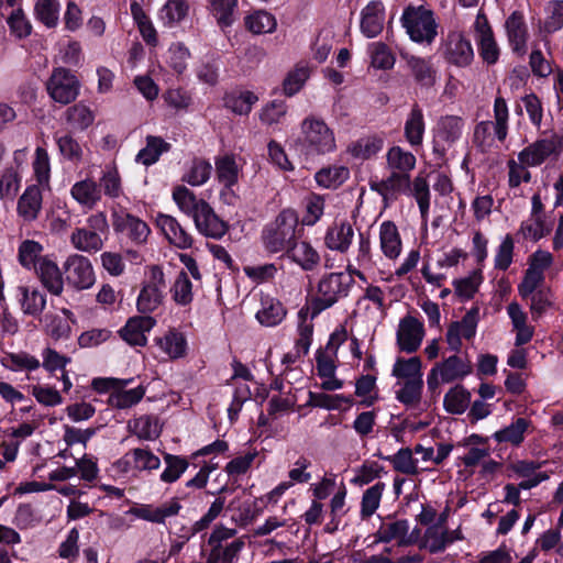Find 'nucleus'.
I'll return each mask as SVG.
<instances>
[{"instance_id": "nucleus-1", "label": "nucleus", "mask_w": 563, "mask_h": 563, "mask_svg": "<svg viewBox=\"0 0 563 563\" xmlns=\"http://www.w3.org/2000/svg\"><path fill=\"white\" fill-rule=\"evenodd\" d=\"M416 156L401 146H391L386 154V165L389 175L384 179H371L372 191L382 196L385 205H389L406 194L411 184L410 173L416 167Z\"/></svg>"}, {"instance_id": "nucleus-2", "label": "nucleus", "mask_w": 563, "mask_h": 563, "mask_svg": "<svg viewBox=\"0 0 563 563\" xmlns=\"http://www.w3.org/2000/svg\"><path fill=\"white\" fill-rule=\"evenodd\" d=\"M296 144L300 153L307 157L324 156L336 151L333 129L316 115H308L301 121L300 136Z\"/></svg>"}, {"instance_id": "nucleus-3", "label": "nucleus", "mask_w": 563, "mask_h": 563, "mask_svg": "<svg viewBox=\"0 0 563 563\" xmlns=\"http://www.w3.org/2000/svg\"><path fill=\"white\" fill-rule=\"evenodd\" d=\"M494 120L481 121L475 125L473 142L483 153L498 148V143H504L509 130V109L507 101L501 96L494 100Z\"/></svg>"}, {"instance_id": "nucleus-4", "label": "nucleus", "mask_w": 563, "mask_h": 563, "mask_svg": "<svg viewBox=\"0 0 563 563\" xmlns=\"http://www.w3.org/2000/svg\"><path fill=\"white\" fill-rule=\"evenodd\" d=\"M298 216L292 209H284L262 230L261 239L264 249L271 253H285L296 240Z\"/></svg>"}, {"instance_id": "nucleus-5", "label": "nucleus", "mask_w": 563, "mask_h": 563, "mask_svg": "<svg viewBox=\"0 0 563 563\" xmlns=\"http://www.w3.org/2000/svg\"><path fill=\"white\" fill-rule=\"evenodd\" d=\"M400 22L413 42L430 44L438 35V23L434 13L426 5L406 7Z\"/></svg>"}, {"instance_id": "nucleus-6", "label": "nucleus", "mask_w": 563, "mask_h": 563, "mask_svg": "<svg viewBox=\"0 0 563 563\" xmlns=\"http://www.w3.org/2000/svg\"><path fill=\"white\" fill-rule=\"evenodd\" d=\"M352 285V277L342 272L330 273L322 276L318 283L317 292L311 301L312 317L332 307L340 299L345 298Z\"/></svg>"}, {"instance_id": "nucleus-7", "label": "nucleus", "mask_w": 563, "mask_h": 563, "mask_svg": "<svg viewBox=\"0 0 563 563\" xmlns=\"http://www.w3.org/2000/svg\"><path fill=\"white\" fill-rule=\"evenodd\" d=\"M465 128V120L459 115H442L433 129V152L439 156L445 153L460 141Z\"/></svg>"}, {"instance_id": "nucleus-8", "label": "nucleus", "mask_w": 563, "mask_h": 563, "mask_svg": "<svg viewBox=\"0 0 563 563\" xmlns=\"http://www.w3.org/2000/svg\"><path fill=\"white\" fill-rule=\"evenodd\" d=\"M165 275L159 266H152L150 279L144 284L136 299L139 312L146 314L156 311L164 301Z\"/></svg>"}, {"instance_id": "nucleus-9", "label": "nucleus", "mask_w": 563, "mask_h": 563, "mask_svg": "<svg viewBox=\"0 0 563 563\" xmlns=\"http://www.w3.org/2000/svg\"><path fill=\"white\" fill-rule=\"evenodd\" d=\"M111 219L115 233L125 236L134 245L146 243L151 229L145 221L125 209L113 210Z\"/></svg>"}, {"instance_id": "nucleus-10", "label": "nucleus", "mask_w": 563, "mask_h": 563, "mask_svg": "<svg viewBox=\"0 0 563 563\" xmlns=\"http://www.w3.org/2000/svg\"><path fill=\"white\" fill-rule=\"evenodd\" d=\"M46 90L55 102L68 104L79 93V81L70 70L57 67L46 81Z\"/></svg>"}, {"instance_id": "nucleus-11", "label": "nucleus", "mask_w": 563, "mask_h": 563, "mask_svg": "<svg viewBox=\"0 0 563 563\" xmlns=\"http://www.w3.org/2000/svg\"><path fill=\"white\" fill-rule=\"evenodd\" d=\"M444 59L456 67H467L474 59L470 38L462 31H450L442 43Z\"/></svg>"}, {"instance_id": "nucleus-12", "label": "nucleus", "mask_w": 563, "mask_h": 563, "mask_svg": "<svg viewBox=\"0 0 563 563\" xmlns=\"http://www.w3.org/2000/svg\"><path fill=\"white\" fill-rule=\"evenodd\" d=\"M472 373V364L466 357L452 355L443 362L437 364L428 376L429 387H434L441 383H452L463 379Z\"/></svg>"}, {"instance_id": "nucleus-13", "label": "nucleus", "mask_w": 563, "mask_h": 563, "mask_svg": "<svg viewBox=\"0 0 563 563\" xmlns=\"http://www.w3.org/2000/svg\"><path fill=\"white\" fill-rule=\"evenodd\" d=\"M63 268L67 283L76 289H89L96 282L92 264L84 255H69L64 262Z\"/></svg>"}, {"instance_id": "nucleus-14", "label": "nucleus", "mask_w": 563, "mask_h": 563, "mask_svg": "<svg viewBox=\"0 0 563 563\" xmlns=\"http://www.w3.org/2000/svg\"><path fill=\"white\" fill-rule=\"evenodd\" d=\"M473 29L479 56L488 65L496 64L500 55V49L494 37L488 20L482 12L477 13Z\"/></svg>"}, {"instance_id": "nucleus-15", "label": "nucleus", "mask_w": 563, "mask_h": 563, "mask_svg": "<svg viewBox=\"0 0 563 563\" xmlns=\"http://www.w3.org/2000/svg\"><path fill=\"white\" fill-rule=\"evenodd\" d=\"M181 509L180 503L173 498L161 505L141 504L129 509V514L137 519L163 525L167 518L175 517Z\"/></svg>"}, {"instance_id": "nucleus-16", "label": "nucleus", "mask_w": 563, "mask_h": 563, "mask_svg": "<svg viewBox=\"0 0 563 563\" xmlns=\"http://www.w3.org/2000/svg\"><path fill=\"white\" fill-rule=\"evenodd\" d=\"M356 312L371 321L383 319L386 313L384 290L368 285L356 302Z\"/></svg>"}, {"instance_id": "nucleus-17", "label": "nucleus", "mask_w": 563, "mask_h": 563, "mask_svg": "<svg viewBox=\"0 0 563 563\" xmlns=\"http://www.w3.org/2000/svg\"><path fill=\"white\" fill-rule=\"evenodd\" d=\"M156 325V320L150 316H135L128 319L120 329L121 339L131 346H145L147 334Z\"/></svg>"}, {"instance_id": "nucleus-18", "label": "nucleus", "mask_w": 563, "mask_h": 563, "mask_svg": "<svg viewBox=\"0 0 563 563\" xmlns=\"http://www.w3.org/2000/svg\"><path fill=\"white\" fill-rule=\"evenodd\" d=\"M507 38L512 52L519 56L527 53L528 26L521 12H512L505 22Z\"/></svg>"}, {"instance_id": "nucleus-19", "label": "nucleus", "mask_w": 563, "mask_h": 563, "mask_svg": "<svg viewBox=\"0 0 563 563\" xmlns=\"http://www.w3.org/2000/svg\"><path fill=\"white\" fill-rule=\"evenodd\" d=\"M34 271L42 286L49 294L59 296L64 291L63 273L51 256L41 258Z\"/></svg>"}, {"instance_id": "nucleus-20", "label": "nucleus", "mask_w": 563, "mask_h": 563, "mask_svg": "<svg viewBox=\"0 0 563 563\" xmlns=\"http://www.w3.org/2000/svg\"><path fill=\"white\" fill-rule=\"evenodd\" d=\"M385 5L379 0L368 2L361 11L360 29L368 38L376 37L384 29Z\"/></svg>"}, {"instance_id": "nucleus-21", "label": "nucleus", "mask_w": 563, "mask_h": 563, "mask_svg": "<svg viewBox=\"0 0 563 563\" xmlns=\"http://www.w3.org/2000/svg\"><path fill=\"white\" fill-rule=\"evenodd\" d=\"M156 224L167 241L174 246L180 250L191 247L194 243L192 236L181 227L175 217L158 213L156 217Z\"/></svg>"}, {"instance_id": "nucleus-22", "label": "nucleus", "mask_w": 563, "mask_h": 563, "mask_svg": "<svg viewBox=\"0 0 563 563\" xmlns=\"http://www.w3.org/2000/svg\"><path fill=\"white\" fill-rule=\"evenodd\" d=\"M422 323L411 316L401 319L397 330V343L401 351L407 353L417 351L422 342Z\"/></svg>"}, {"instance_id": "nucleus-23", "label": "nucleus", "mask_w": 563, "mask_h": 563, "mask_svg": "<svg viewBox=\"0 0 563 563\" xmlns=\"http://www.w3.org/2000/svg\"><path fill=\"white\" fill-rule=\"evenodd\" d=\"M192 220L197 231L207 238L221 239L228 231L227 223L216 214L208 202L202 206Z\"/></svg>"}, {"instance_id": "nucleus-24", "label": "nucleus", "mask_w": 563, "mask_h": 563, "mask_svg": "<svg viewBox=\"0 0 563 563\" xmlns=\"http://www.w3.org/2000/svg\"><path fill=\"white\" fill-rule=\"evenodd\" d=\"M15 298L25 316L38 318L46 308V295L33 286H19Z\"/></svg>"}, {"instance_id": "nucleus-25", "label": "nucleus", "mask_w": 563, "mask_h": 563, "mask_svg": "<svg viewBox=\"0 0 563 563\" xmlns=\"http://www.w3.org/2000/svg\"><path fill=\"white\" fill-rule=\"evenodd\" d=\"M284 254L306 272L316 269L321 260L318 251L308 241L295 240Z\"/></svg>"}, {"instance_id": "nucleus-26", "label": "nucleus", "mask_w": 563, "mask_h": 563, "mask_svg": "<svg viewBox=\"0 0 563 563\" xmlns=\"http://www.w3.org/2000/svg\"><path fill=\"white\" fill-rule=\"evenodd\" d=\"M44 331L54 340L68 339L71 332V323L75 322L70 310L64 308L60 313H46L41 319Z\"/></svg>"}, {"instance_id": "nucleus-27", "label": "nucleus", "mask_w": 563, "mask_h": 563, "mask_svg": "<svg viewBox=\"0 0 563 563\" xmlns=\"http://www.w3.org/2000/svg\"><path fill=\"white\" fill-rule=\"evenodd\" d=\"M531 427V421L527 418L518 417L510 424L492 434V439L497 443H506L515 448H519L525 439L526 433Z\"/></svg>"}, {"instance_id": "nucleus-28", "label": "nucleus", "mask_w": 563, "mask_h": 563, "mask_svg": "<svg viewBox=\"0 0 563 563\" xmlns=\"http://www.w3.org/2000/svg\"><path fill=\"white\" fill-rule=\"evenodd\" d=\"M42 190L37 185H30L20 196L16 212L24 222L34 221L42 209Z\"/></svg>"}, {"instance_id": "nucleus-29", "label": "nucleus", "mask_w": 563, "mask_h": 563, "mask_svg": "<svg viewBox=\"0 0 563 563\" xmlns=\"http://www.w3.org/2000/svg\"><path fill=\"white\" fill-rule=\"evenodd\" d=\"M155 345L170 360H178L187 353V340L184 333L169 329L161 336L154 339Z\"/></svg>"}, {"instance_id": "nucleus-30", "label": "nucleus", "mask_w": 563, "mask_h": 563, "mask_svg": "<svg viewBox=\"0 0 563 563\" xmlns=\"http://www.w3.org/2000/svg\"><path fill=\"white\" fill-rule=\"evenodd\" d=\"M255 317L262 325L275 327L286 317V309L277 298L262 294Z\"/></svg>"}, {"instance_id": "nucleus-31", "label": "nucleus", "mask_w": 563, "mask_h": 563, "mask_svg": "<svg viewBox=\"0 0 563 563\" xmlns=\"http://www.w3.org/2000/svg\"><path fill=\"white\" fill-rule=\"evenodd\" d=\"M70 196L82 208L91 210L101 201V188L93 179L86 178L71 186Z\"/></svg>"}, {"instance_id": "nucleus-32", "label": "nucleus", "mask_w": 563, "mask_h": 563, "mask_svg": "<svg viewBox=\"0 0 563 563\" xmlns=\"http://www.w3.org/2000/svg\"><path fill=\"white\" fill-rule=\"evenodd\" d=\"M354 230L349 222H334L327 231L324 243L331 251L345 253L353 241Z\"/></svg>"}, {"instance_id": "nucleus-33", "label": "nucleus", "mask_w": 563, "mask_h": 563, "mask_svg": "<svg viewBox=\"0 0 563 563\" xmlns=\"http://www.w3.org/2000/svg\"><path fill=\"white\" fill-rule=\"evenodd\" d=\"M379 247L388 260L399 257L402 243L397 225L393 221H384L379 225Z\"/></svg>"}, {"instance_id": "nucleus-34", "label": "nucleus", "mask_w": 563, "mask_h": 563, "mask_svg": "<svg viewBox=\"0 0 563 563\" xmlns=\"http://www.w3.org/2000/svg\"><path fill=\"white\" fill-rule=\"evenodd\" d=\"M424 132L426 122L422 109L418 104H413L405 121L406 141L411 147H418L423 142Z\"/></svg>"}, {"instance_id": "nucleus-35", "label": "nucleus", "mask_w": 563, "mask_h": 563, "mask_svg": "<svg viewBox=\"0 0 563 563\" xmlns=\"http://www.w3.org/2000/svg\"><path fill=\"white\" fill-rule=\"evenodd\" d=\"M407 67L415 81L422 87H430L435 82L437 70L431 59L418 56H406Z\"/></svg>"}, {"instance_id": "nucleus-36", "label": "nucleus", "mask_w": 563, "mask_h": 563, "mask_svg": "<svg viewBox=\"0 0 563 563\" xmlns=\"http://www.w3.org/2000/svg\"><path fill=\"white\" fill-rule=\"evenodd\" d=\"M555 145L551 140H539L518 153V159L529 167L541 165L554 151Z\"/></svg>"}, {"instance_id": "nucleus-37", "label": "nucleus", "mask_w": 563, "mask_h": 563, "mask_svg": "<svg viewBox=\"0 0 563 563\" xmlns=\"http://www.w3.org/2000/svg\"><path fill=\"white\" fill-rule=\"evenodd\" d=\"M70 244L77 251L93 254L103 247L102 236L86 228H76L69 236Z\"/></svg>"}, {"instance_id": "nucleus-38", "label": "nucleus", "mask_w": 563, "mask_h": 563, "mask_svg": "<svg viewBox=\"0 0 563 563\" xmlns=\"http://www.w3.org/2000/svg\"><path fill=\"white\" fill-rule=\"evenodd\" d=\"M409 531V522L406 519L384 522L376 533V539L379 542L388 543L397 540L399 545L410 544V539L407 537Z\"/></svg>"}, {"instance_id": "nucleus-39", "label": "nucleus", "mask_w": 563, "mask_h": 563, "mask_svg": "<svg viewBox=\"0 0 563 563\" xmlns=\"http://www.w3.org/2000/svg\"><path fill=\"white\" fill-rule=\"evenodd\" d=\"M173 200L178 209L191 219L200 211L207 201L198 198L194 191L179 185L173 189Z\"/></svg>"}, {"instance_id": "nucleus-40", "label": "nucleus", "mask_w": 563, "mask_h": 563, "mask_svg": "<svg viewBox=\"0 0 563 563\" xmlns=\"http://www.w3.org/2000/svg\"><path fill=\"white\" fill-rule=\"evenodd\" d=\"M244 24L255 35L273 33L277 27L275 15L265 10H256L246 14Z\"/></svg>"}, {"instance_id": "nucleus-41", "label": "nucleus", "mask_w": 563, "mask_h": 563, "mask_svg": "<svg viewBox=\"0 0 563 563\" xmlns=\"http://www.w3.org/2000/svg\"><path fill=\"white\" fill-rule=\"evenodd\" d=\"M170 150V144L165 142L159 136L148 135L146 137V145L135 156V162L144 166L155 164L163 153Z\"/></svg>"}, {"instance_id": "nucleus-42", "label": "nucleus", "mask_w": 563, "mask_h": 563, "mask_svg": "<svg viewBox=\"0 0 563 563\" xmlns=\"http://www.w3.org/2000/svg\"><path fill=\"white\" fill-rule=\"evenodd\" d=\"M243 539H234L231 542L211 548L205 563H233L244 549Z\"/></svg>"}, {"instance_id": "nucleus-43", "label": "nucleus", "mask_w": 563, "mask_h": 563, "mask_svg": "<svg viewBox=\"0 0 563 563\" xmlns=\"http://www.w3.org/2000/svg\"><path fill=\"white\" fill-rule=\"evenodd\" d=\"M408 192H410V195L413 196L418 203L421 220L423 222H427L429 218L431 198L429 183L427 178L421 174L416 176L415 179L411 181L409 189L407 190L406 194Z\"/></svg>"}, {"instance_id": "nucleus-44", "label": "nucleus", "mask_w": 563, "mask_h": 563, "mask_svg": "<svg viewBox=\"0 0 563 563\" xmlns=\"http://www.w3.org/2000/svg\"><path fill=\"white\" fill-rule=\"evenodd\" d=\"M386 484L377 482L364 490L361 499L360 516L363 520L371 518L379 508Z\"/></svg>"}, {"instance_id": "nucleus-45", "label": "nucleus", "mask_w": 563, "mask_h": 563, "mask_svg": "<svg viewBox=\"0 0 563 563\" xmlns=\"http://www.w3.org/2000/svg\"><path fill=\"white\" fill-rule=\"evenodd\" d=\"M189 4L185 0H168L159 11V19L167 27L181 23L188 15Z\"/></svg>"}, {"instance_id": "nucleus-46", "label": "nucleus", "mask_w": 563, "mask_h": 563, "mask_svg": "<svg viewBox=\"0 0 563 563\" xmlns=\"http://www.w3.org/2000/svg\"><path fill=\"white\" fill-rule=\"evenodd\" d=\"M551 230L552 223L547 220V217L529 216L521 222L519 233L523 239L537 242L548 235Z\"/></svg>"}, {"instance_id": "nucleus-47", "label": "nucleus", "mask_w": 563, "mask_h": 563, "mask_svg": "<svg viewBox=\"0 0 563 563\" xmlns=\"http://www.w3.org/2000/svg\"><path fill=\"white\" fill-rule=\"evenodd\" d=\"M482 268H477L471 272L467 276L453 280V287L455 295L461 301L472 299L477 292L481 284L483 283Z\"/></svg>"}, {"instance_id": "nucleus-48", "label": "nucleus", "mask_w": 563, "mask_h": 563, "mask_svg": "<svg viewBox=\"0 0 563 563\" xmlns=\"http://www.w3.org/2000/svg\"><path fill=\"white\" fill-rule=\"evenodd\" d=\"M170 294L177 306H189L194 300V284L185 271H180L170 287Z\"/></svg>"}, {"instance_id": "nucleus-49", "label": "nucleus", "mask_w": 563, "mask_h": 563, "mask_svg": "<svg viewBox=\"0 0 563 563\" xmlns=\"http://www.w3.org/2000/svg\"><path fill=\"white\" fill-rule=\"evenodd\" d=\"M218 180L227 188H231L239 180V166L233 155H223L214 162Z\"/></svg>"}, {"instance_id": "nucleus-50", "label": "nucleus", "mask_w": 563, "mask_h": 563, "mask_svg": "<svg viewBox=\"0 0 563 563\" xmlns=\"http://www.w3.org/2000/svg\"><path fill=\"white\" fill-rule=\"evenodd\" d=\"M163 459L165 468L159 475L163 483L173 484L177 482L189 467V462L184 456L165 453Z\"/></svg>"}, {"instance_id": "nucleus-51", "label": "nucleus", "mask_w": 563, "mask_h": 563, "mask_svg": "<svg viewBox=\"0 0 563 563\" xmlns=\"http://www.w3.org/2000/svg\"><path fill=\"white\" fill-rule=\"evenodd\" d=\"M212 169L210 162L203 158H194L183 175V181L192 187L202 186L209 180Z\"/></svg>"}, {"instance_id": "nucleus-52", "label": "nucleus", "mask_w": 563, "mask_h": 563, "mask_svg": "<svg viewBox=\"0 0 563 563\" xmlns=\"http://www.w3.org/2000/svg\"><path fill=\"white\" fill-rule=\"evenodd\" d=\"M382 137L371 135L362 137L349 145L347 152L355 158L368 159L383 148Z\"/></svg>"}, {"instance_id": "nucleus-53", "label": "nucleus", "mask_w": 563, "mask_h": 563, "mask_svg": "<svg viewBox=\"0 0 563 563\" xmlns=\"http://www.w3.org/2000/svg\"><path fill=\"white\" fill-rule=\"evenodd\" d=\"M448 545H450V540H448V530H445L440 523L431 525L427 528L422 538L423 548H426L430 553H440L443 552Z\"/></svg>"}, {"instance_id": "nucleus-54", "label": "nucleus", "mask_w": 563, "mask_h": 563, "mask_svg": "<svg viewBox=\"0 0 563 563\" xmlns=\"http://www.w3.org/2000/svg\"><path fill=\"white\" fill-rule=\"evenodd\" d=\"M545 18L541 33L552 34L563 29V0H551L544 7Z\"/></svg>"}, {"instance_id": "nucleus-55", "label": "nucleus", "mask_w": 563, "mask_h": 563, "mask_svg": "<svg viewBox=\"0 0 563 563\" xmlns=\"http://www.w3.org/2000/svg\"><path fill=\"white\" fill-rule=\"evenodd\" d=\"M1 363L12 372H33L41 366L40 360L26 352L7 353Z\"/></svg>"}, {"instance_id": "nucleus-56", "label": "nucleus", "mask_w": 563, "mask_h": 563, "mask_svg": "<svg viewBox=\"0 0 563 563\" xmlns=\"http://www.w3.org/2000/svg\"><path fill=\"white\" fill-rule=\"evenodd\" d=\"M391 463L395 471L406 475L418 474V461L412 456L409 448L399 449L394 455L380 456Z\"/></svg>"}, {"instance_id": "nucleus-57", "label": "nucleus", "mask_w": 563, "mask_h": 563, "mask_svg": "<svg viewBox=\"0 0 563 563\" xmlns=\"http://www.w3.org/2000/svg\"><path fill=\"white\" fill-rule=\"evenodd\" d=\"M132 433L141 440H155L161 434V428L156 418L141 416L129 422Z\"/></svg>"}, {"instance_id": "nucleus-58", "label": "nucleus", "mask_w": 563, "mask_h": 563, "mask_svg": "<svg viewBox=\"0 0 563 563\" xmlns=\"http://www.w3.org/2000/svg\"><path fill=\"white\" fill-rule=\"evenodd\" d=\"M470 400V393L462 386H455L445 394L443 405L448 412L461 415L467 409Z\"/></svg>"}, {"instance_id": "nucleus-59", "label": "nucleus", "mask_w": 563, "mask_h": 563, "mask_svg": "<svg viewBox=\"0 0 563 563\" xmlns=\"http://www.w3.org/2000/svg\"><path fill=\"white\" fill-rule=\"evenodd\" d=\"M350 176V172L344 166H330L320 169L314 179L323 188H336L343 184Z\"/></svg>"}, {"instance_id": "nucleus-60", "label": "nucleus", "mask_w": 563, "mask_h": 563, "mask_svg": "<svg viewBox=\"0 0 563 563\" xmlns=\"http://www.w3.org/2000/svg\"><path fill=\"white\" fill-rule=\"evenodd\" d=\"M34 177L40 187H48L51 178V161L47 151L37 146L32 162Z\"/></svg>"}, {"instance_id": "nucleus-61", "label": "nucleus", "mask_w": 563, "mask_h": 563, "mask_svg": "<svg viewBox=\"0 0 563 563\" xmlns=\"http://www.w3.org/2000/svg\"><path fill=\"white\" fill-rule=\"evenodd\" d=\"M42 252V244L33 240H25L19 246V263L26 269H34L40 260L44 257Z\"/></svg>"}, {"instance_id": "nucleus-62", "label": "nucleus", "mask_w": 563, "mask_h": 563, "mask_svg": "<svg viewBox=\"0 0 563 563\" xmlns=\"http://www.w3.org/2000/svg\"><path fill=\"white\" fill-rule=\"evenodd\" d=\"M190 58V52L185 44L177 42L173 43L166 54V64L178 75L187 69V64Z\"/></svg>"}, {"instance_id": "nucleus-63", "label": "nucleus", "mask_w": 563, "mask_h": 563, "mask_svg": "<svg viewBox=\"0 0 563 563\" xmlns=\"http://www.w3.org/2000/svg\"><path fill=\"white\" fill-rule=\"evenodd\" d=\"M310 77V67L306 64H298L289 71L284 80V91L287 96L296 95Z\"/></svg>"}, {"instance_id": "nucleus-64", "label": "nucleus", "mask_w": 563, "mask_h": 563, "mask_svg": "<svg viewBox=\"0 0 563 563\" xmlns=\"http://www.w3.org/2000/svg\"><path fill=\"white\" fill-rule=\"evenodd\" d=\"M67 122L76 130H85L95 120L92 111L82 103H77L66 110Z\"/></svg>"}]
</instances>
